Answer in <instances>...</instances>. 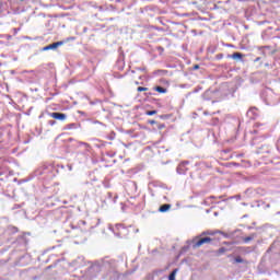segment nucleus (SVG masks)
Masks as SVG:
<instances>
[{"instance_id": "39448f33", "label": "nucleus", "mask_w": 280, "mask_h": 280, "mask_svg": "<svg viewBox=\"0 0 280 280\" xmlns=\"http://www.w3.org/2000/svg\"><path fill=\"white\" fill-rule=\"evenodd\" d=\"M172 209V206L170 203L162 205L159 209L161 213H165L166 211H170Z\"/></svg>"}, {"instance_id": "9d476101", "label": "nucleus", "mask_w": 280, "mask_h": 280, "mask_svg": "<svg viewBox=\"0 0 280 280\" xmlns=\"http://www.w3.org/2000/svg\"><path fill=\"white\" fill-rule=\"evenodd\" d=\"M176 272H178V269H174L170 276H168V280H176Z\"/></svg>"}, {"instance_id": "412c9836", "label": "nucleus", "mask_w": 280, "mask_h": 280, "mask_svg": "<svg viewBox=\"0 0 280 280\" xmlns=\"http://www.w3.org/2000/svg\"><path fill=\"white\" fill-rule=\"evenodd\" d=\"M259 60H261V57H257L254 62H259Z\"/></svg>"}, {"instance_id": "f257e3e1", "label": "nucleus", "mask_w": 280, "mask_h": 280, "mask_svg": "<svg viewBox=\"0 0 280 280\" xmlns=\"http://www.w3.org/2000/svg\"><path fill=\"white\" fill-rule=\"evenodd\" d=\"M0 176H14V170H12V161L7 158H0Z\"/></svg>"}, {"instance_id": "4be33fe9", "label": "nucleus", "mask_w": 280, "mask_h": 280, "mask_svg": "<svg viewBox=\"0 0 280 280\" xmlns=\"http://www.w3.org/2000/svg\"><path fill=\"white\" fill-rule=\"evenodd\" d=\"M194 69H195V70H198V69H200V66L195 65V66H194Z\"/></svg>"}, {"instance_id": "f03ea898", "label": "nucleus", "mask_w": 280, "mask_h": 280, "mask_svg": "<svg viewBox=\"0 0 280 280\" xmlns=\"http://www.w3.org/2000/svg\"><path fill=\"white\" fill-rule=\"evenodd\" d=\"M213 242V238L209 236L199 237L192 240V248H200V246H205V244H211Z\"/></svg>"}, {"instance_id": "20e7f679", "label": "nucleus", "mask_w": 280, "mask_h": 280, "mask_svg": "<svg viewBox=\"0 0 280 280\" xmlns=\"http://www.w3.org/2000/svg\"><path fill=\"white\" fill-rule=\"evenodd\" d=\"M228 58H232L233 60H242V58H244V54L234 52L232 55H229Z\"/></svg>"}, {"instance_id": "b1692460", "label": "nucleus", "mask_w": 280, "mask_h": 280, "mask_svg": "<svg viewBox=\"0 0 280 280\" xmlns=\"http://www.w3.org/2000/svg\"><path fill=\"white\" fill-rule=\"evenodd\" d=\"M218 59H219V60L222 59V55H221L220 57H218Z\"/></svg>"}, {"instance_id": "2eb2a0df", "label": "nucleus", "mask_w": 280, "mask_h": 280, "mask_svg": "<svg viewBox=\"0 0 280 280\" xmlns=\"http://www.w3.org/2000/svg\"><path fill=\"white\" fill-rule=\"evenodd\" d=\"M137 91L138 93H142L143 91H148V88L139 86Z\"/></svg>"}, {"instance_id": "9b49d317", "label": "nucleus", "mask_w": 280, "mask_h": 280, "mask_svg": "<svg viewBox=\"0 0 280 280\" xmlns=\"http://www.w3.org/2000/svg\"><path fill=\"white\" fill-rule=\"evenodd\" d=\"M226 250H229V249H226V247H221L217 250V255H224V253H226Z\"/></svg>"}, {"instance_id": "aec40b11", "label": "nucleus", "mask_w": 280, "mask_h": 280, "mask_svg": "<svg viewBox=\"0 0 280 280\" xmlns=\"http://www.w3.org/2000/svg\"><path fill=\"white\" fill-rule=\"evenodd\" d=\"M49 126H54L55 124H56V121L55 120H49Z\"/></svg>"}, {"instance_id": "7ed1b4c3", "label": "nucleus", "mask_w": 280, "mask_h": 280, "mask_svg": "<svg viewBox=\"0 0 280 280\" xmlns=\"http://www.w3.org/2000/svg\"><path fill=\"white\" fill-rule=\"evenodd\" d=\"M49 117H51L52 119H58L59 121H65V119H67V114H62V113H50Z\"/></svg>"}, {"instance_id": "5701e85b", "label": "nucleus", "mask_w": 280, "mask_h": 280, "mask_svg": "<svg viewBox=\"0 0 280 280\" xmlns=\"http://www.w3.org/2000/svg\"><path fill=\"white\" fill-rule=\"evenodd\" d=\"M225 246H229L231 243H229V242H224L223 243Z\"/></svg>"}, {"instance_id": "0eeeda50", "label": "nucleus", "mask_w": 280, "mask_h": 280, "mask_svg": "<svg viewBox=\"0 0 280 280\" xmlns=\"http://www.w3.org/2000/svg\"><path fill=\"white\" fill-rule=\"evenodd\" d=\"M255 240V234H252L249 236L243 237L244 244H248L249 242H253Z\"/></svg>"}, {"instance_id": "ddd939ff", "label": "nucleus", "mask_w": 280, "mask_h": 280, "mask_svg": "<svg viewBox=\"0 0 280 280\" xmlns=\"http://www.w3.org/2000/svg\"><path fill=\"white\" fill-rule=\"evenodd\" d=\"M217 235H223V237H229V234L223 231H217Z\"/></svg>"}, {"instance_id": "dca6fc26", "label": "nucleus", "mask_w": 280, "mask_h": 280, "mask_svg": "<svg viewBox=\"0 0 280 280\" xmlns=\"http://www.w3.org/2000/svg\"><path fill=\"white\" fill-rule=\"evenodd\" d=\"M158 130H165V124H159Z\"/></svg>"}, {"instance_id": "423d86ee", "label": "nucleus", "mask_w": 280, "mask_h": 280, "mask_svg": "<svg viewBox=\"0 0 280 280\" xmlns=\"http://www.w3.org/2000/svg\"><path fill=\"white\" fill-rule=\"evenodd\" d=\"M206 235H218V231H205L201 233L200 237H205Z\"/></svg>"}, {"instance_id": "4468645a", "label": "nucleus", "mask_w": 280, "mask_h": 280, "mask_svg": "<svg viewBox=\"0 0 280 280\" xmlns=\"http://www.w3.org/2000/svg\"><path fill=\"white\" fill-rule=\"evenodd\" d=\"M156 110H148L147 113H145V115H148L149 117H152V115H156Z\"/></svg>"}, {"instance_id": "f8f14e48", "label": "nucleus", "mask_w": 280, "mask_h": 280, "mask_svg": "<svg viewBox=\"0 0 280 280\" xmlns=\"http://www.w3.org/2000/svg\"><path fill=\"white\" fill-rule=\"evenodd\" d=\"M235 264H244V259L242 258V256H237L234 259Z\"/></svg>"}, {"instance_id": "f3484780", "label": "nucleus", "mask_w": 280, "mask_h": 280, "mask_svg": "<svg viewBox=\"0 0 280 280\" xmlns=\"http://www.w3.org/2000/svg\"><path fill=\"white\" fill-rule=\"evenodd\" d=\"M49 49H52V48H51V44L48 45V46H46V47H44V48L42 49V51H49Z\"/></svg>"}, {"instance_id": "a211bd4d", "label": "nucleus", "mask_w": 280, "mask_h": 280, "mask_svg": "<svg viewBox=\"0 0 280 280\" xmlns=\"http://www.w3.org/2000/svg\"><path fill=\"white\" fill-rule=\"evenodd\" d=\"M68 130H71V128H75V124H70L67 126Z\"/></svg>"}, {"instance_id": "1a4fd4ad", "label": "nucleus", "mask_w": 280, "mask_h": 280, "mask_svg": "<svg viewBox=\"0 0 280 280\" xmlns=\"http://www.w3.org/2000/svg\"><path fill=\"white\" fill-rule=\"evenodd\" d=\"M154 91H156V93H167V89L163 86H155Z\"/></svg>"}, {"instance_id": "6ab92c4d", "label": "nucleus", "mask_w": 280, "mask_h": 280, "mask_svg": "<svg viewBox=\"0 0 280 280\" xmlns=\"http://www.w3.org/2000/svg\"><path fill=\"white\" fill-rule=\"evenodd\" d=\"M149 124H150L151 126H154V124H156V120H150Z\"/></svg>"}, {"instance_id": "6e6552de", "label": "nucleus", "mask_w": 280, "mask_h": 280, "mask_svg": "<svg viewBox=\"0 0 280 280\" xmlns=\"http://www.w3.org/2000/svg\"><path fill=\"white\" fill-rule=\"evenodd\" d=\"M61 45H65V42H57L50 44L51 49H58V47H61Z\"/></svg>"}]
</instances>
